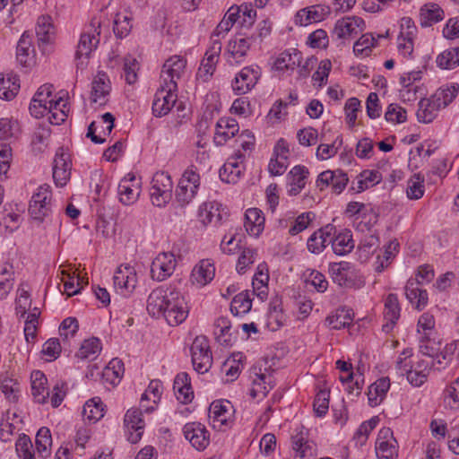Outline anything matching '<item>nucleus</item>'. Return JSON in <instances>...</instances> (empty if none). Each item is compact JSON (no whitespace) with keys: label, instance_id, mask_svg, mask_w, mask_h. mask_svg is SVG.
I'll return each instance as SVG.
<instances>
[{"label":"nucleus","instance_id":"nucleus-1","mask_svg":"<svg viewBox=\"0 0 459 459\" xmlns=\"http://www.w3.org/2000/svg\"><path fill=\"white\" fill-rule=\"evenodd\" d=\"M147 311L153 317L163 316L169 325H180L188 316L185 298L172 286L153 290L147 299Z\"/></svg>","mask_w":459,"mask_h":459},{"label":"nucleus","instance_id":"nucleus-2","mask_svg":"<svg viewBox=\"0 0 459 459\" xmlns=\"http://www.w3.org/2000/svg\"><path fill=\"white\" fill-rule=\"evenodd\" d=\"M28 212L30 219L38 224L43 223L53 214L52 191L48 184L39 186L32 195Z\"/></svg>","mask_w":459,"mask_h":459},{"label":"nucleus","instance_id":"nucleus-3","mask_svg":"<svg viewBox=\"0 0 459 459\" xmlns=\"http://www.w3.org/2000/svg\"><path fill=\"white\" fill-rule=\"evenodd\" d=\"M100 22L93 19L89 30L83 32L77 45L75 51V62L77 69H83L90 57V55L95 50L100 43Z\"/></svg>","mask_w":459,"mask_h":459},{"label":"nucleus","instance_id":"nucleus-4","mask_svg":"<svg viewBox=\"0 0 459 459\" xmlns=\"http://www.w3.org/2000/svg\"><path fill=\"white\" fill-rule=\"evenodd\" d=\"M173 183L170 176L163 171L156 172L152 180L150 196L153 205L163 207L172 196Z\"/></svg>","mask_w":459,"mask_h":459},{"label":"nucleus","instance_id":"nucleus-5","mask_svg":"<svg viewBox=\"0 0 459 459\" xmlns=\"http://www.w3.org/2000/svg\"><path fill=\"white\" fill-rule=\"evenodd\" d=\"M253 42H255V33L239 30L235 38L229 41L227 52L225 53L227 62L230 65L242 63Z\"/></svg>","mask_w":459,"mask_h":459},{"label":"nucleus","instance_id":"nucleus-6","mask_svg":"<svg viewBox=\"0 0 459 459\" xmlns=\"http://www.w3.org/2000/svg\"><path fill=\"white\" fill-rule=\"evenodd\" d=\"M191 357L194 369L199 374L209 371L212 365V355L209 342L205 336H197L191 346Z\"/></svg>","mask_w":459,"mask_h":459},{"label":"nucleus","instance_id":"nucleus-7","mask_svg":"<svg viewBox=\"0 0 459 459\" xmlns=\"http://www.w3.org/2000/svg\"><path fill=\"white\" fill-rule=\"evenodd\" d=\"M200 185V177L193 167L188 168L179 180L176 190V199L184 206L195 197Z\"/></svg>","mask_w":459,"mask_h":459},{"label":"nucleus","instance_id":"nucleus-8","mask_svg":"<svg viewBox=\"0 0 459 459\" xmlns=\"http://www.w3.org/2000/svg\"><path fill=\"white\" fill-rule=\"evenodd\" d=\"M178 88L160 83L152 102V113L155 117L166 116L176 105L178 100Z\"/></svg>","mask_w":459,"mask_h":459},{"label":"nucleus","instance_id":"nucleus-9","mask_svg":"<svg viewBox=\"0 0 459 459\" xmlns=\"http://www.w3.org/2000/svg\"><path fill=\"white\" fill-rule=\"evenodd\" d=\"M186 60L180 56L168 58L160 72V83L178 88V80L184 74Z\"/></svg>","mask_w":459,"mask_h":459},{"label":"nucleus","instance_id":"nucleus-10","mask_svg":"<svg viewBox=\"0 0 459 459\" xmlns=\"http://www.w3.org/2000/svg\"><path fill=\"white\" fill-rule=\"evenodd\" d=\"M260 76L261 68L258 65L245 66L233 80L232 90L238 95L246 94L255 86Z\"/></svg>","mask_w":459,"mask_h":459},{"label":"nucleus","instance_id":"nucleus-11","mask_svg":"<svg viewBox=\"0 0 459 459\" xmlns=\"http://www.w3.org/2000/svg\"><path fill=\"white\" fill-rule=\"evenodd\" d=\"M175 268V255L169 252L160 253L152 263L151 274L153 280L162 281L174 273Z\"/></svg>","mask_w":459,"mask_h":459},{"label":"nucleus","instance_id":"nucleus-12","mask_svg":"<svg viewBox=\"0 0 459 459\" xmlns=\"http://www.w3.org/2000/svg\"><path fill=\"white\" fill-rule=\"evenodd\" d=\"M70 156L64 148L56 151L53 164V179L56 186H65L71 176Z\"/></svg>","mask_w":459,"mask_h":459},{"label":"nucleus","instance_id":"nucleus-13","mask_svg":"<svg viewBox=\"0 0 459 459\" xmlns=\"http://www.w3.org/2000/svg\"><path fill=\"white\" fill-rule=\"evenodd\" d=\"M114 286L123 296L131 294L135 289L137 277L134 269L129 265L120 266L113 277Z\"/></svg>","mask_w":459,"mask_h":459},{"label":"nucleus","instance_id":"nucleus-14","mask_svg":"<svg viewBox=\"0 0 459 459\" xmlns=\"http://www.w3.org/2000/svg\"><path fill=\"white\" fill-rule=\"evenodd\" d=\"M185 437L197 450H204L210 443V435L204 425L198 422H189L184 426Z\"/></svg>","mask_w":459,"mask_h":459},{"label":"nucleus","instance_id":"nucleus-15","mask_svg":"<svg viewBox=\"0 0 459 459\" xmlns=\"http://www.w3.org/2000/svg\"><path fill=\"white\" fill-rule=\"evenodd\" d=\"M365 22L359 16H347L336 22L333 34L338 39L354 37L365 30Z\"/></svg>","mask_w":459,"mask_h":459},{"label":"nucleus","instance_id":"nucleus-16","mask_svg":"<svg viewBox=\"0 0 459 459\" xmlns=\"http://www.w3.org/2000/svg\"><path fill=\"white\" fill-rule=\"evenodd\" d=\"M127 429V440L136 444L142 438L144 422L142 419V411L138 409H130L126 411L124 419Z\"/></svg>","mask_w":459,"mask_h":459},{"label":"nucleus","instance_id":"nucleus-17","mask_svg":"<svg viewBox=\"0 0 459 459\" xmlns=\"http://www.w3.org/2000/svg\"><path fill=\"white\" fill-rule=\"evenodd\" d=\"M348 182V176L342 170H325L318 175L316 186L321 189L331 186L335 193L340 194L346 187Z\"/></svg>","mask_w":459,"mask_h":459},{"label":"nucleus","instance_id":"nucleus-18","mask_svg":"<svg viewBox=\"0 0 459 459\" xmlns=\"http://www.w3.org/2000/svg\"><path fill=\"white\" fill-rule=\"evenodd\" d=\"M221 51V40L213 39V42H212L211 47L205 52L204 57L202 60L201 66L199 67L198 71L200 76L205 77V81L213 74L216 69V65L218 63Z\"/></svg>","mask_w":459,"mask_h":459},{"label":"nucleus","instance_id":"nucleus-19","mask_svg":"<svg viewBox=\"0 0 459 459\" xmlns=\"http://www.w3.org/2000/svg\"><path fill=\"white\" fill-rule=\"evenodd\" d=\"M119 201L125 205L134 204L140 195V186L135 177L128 174L118 185Z\"/></svg>","mask_w":459,"mask_h":459},{"label":"nucleus","instance_id":"nucleus-20","mask_svg":"<svg viewBox=\"0 0 459 459\" xmlns=\"http://www.w3.org/2000/svg\"><path fill=\"white\" fill-rule=\"evenodd\" d=\"M239 126L234 118L222 117L216 123L214 143L216 145H223L229 139L238 132Z\"/></svg>","mask_w":459,"mask_h":459},{"label":"nucleus","instance_id":"nucleus-21","mask_svg":"<svg viewBox=\"0 0 459 459\" xmlns=\"http://www.w3.org/2000/svg\"><path fill=\"white\" fill-rule=\"evenodd\" d=\"M335 230H333L329 237V244L332 245L333 253L338 255H344L351 252L354 248V241L351 230H345L338 234H335Z\"/></svg>","mask_w":459,"mask_h":459},{"label":"nucleus","instance_id":"nucleus-22","mask_svg":"<svg viewBox=\"0 0 459 459\" xmlns=\"http://www.w3.org/2000/svg\"><path fill=\"white\" fill-rule=\"evenodd\" d=\"M31 394L36 403L44 404L50 396L47 386L48 379L43 372L35 370L31 373Z\"/></svg>","mask_w":459,"mask_h":459},{"label":"nucleus","instance_id":"nucleus-23","mask_svg":"<svg viewBox=\"0 0 459 459\" xmlns=\"http://www.w3.org/2000/svg\"><path fill=\"white\" fill-rule=\"evenodd\" d=\"M91 101L99 102L100 105L105 103V97L109 94L111 90L110 81L108 74L104 72H98L91 82Z\"/></svg>","mask_w":459,"mask_h":459},{"label":"nucleus","instance_id":"nucleus-24","mask_svg":"<svg viewBox=\"0 0 459 459\" xmlns=\"http://www.w3.org/2000/svg\"><path fill=\"white\" fill-rule=\"evenodd\" d=\"M308 174L309 171L305 166L297 165L290 169L287 175L290 185L288 194L290 195H297L300 193L306 186Z\"/></svg>","mask_w":459,"mask_h":459},{"label":"nucleus","instance_id":"nucleus-25","mask_svg":"<svg viewBox=\"0 0 459 459\" xmlns=\"http://www.w3.org/2000/svg\"><path fill=\"white\" fill-rule=\"evenodd\" d=\"M400 317V307L398 298L395 294H389L385 302L383 331L389 333Z\"/></svg>","mask_w":459,"mask_h":459},{"label":"nucleus","instance_id":"nucleus-26","mask_svg":"<svg viewBox=\"0 0 459 459\" xmlns=\"http://www.w3.org/2000/svg\"><path fill=\"white\" fill-rule=\"evenodd\" d=\"M215 275V268L213 264L209 260H202L196 264L191 273V281L199 287H203L209 283Z\"/></svg>","mask_w":459,"mask_h":459},{"label":"nucleus","instance_id":"nucleus-27","mask_svg":"<svg viewBox=\"0 0 459 459\" xmlns=\"http://www.w3.org/2000/svg\"><path fill=\"white\" fill-rule=\"evenodd\" d=\"M173 389L178 400L181 403H188L194 398V392L191 387V379L187 373H178L174 380Z\"/></svg>","mask_w":459,"mask_h":459},{"label":"nucleus","instance_id":"nucleus-28","mask_svg":"<svg viewBox=\"0 0 459 459\" xmlns=\"http://www.w3.org/2000/svg\"><path fill=\"white\" fill-rule=\"evenodd\" d=\"M255 377L253 379V388L251 395L255 398L259 395L266 396V394L274 387L275 381L271 374L262 372L260 368L256 371V367L254 368Z\"/></svg>","mask_w":459,"mask_h":459},{"label":"nucleus","instance_id":"nucleus-29","mask_svg":"<svg viewBox=\"0 0 459 459\" xmlns=\"http://www.w3.org/2000/svg\"><path fill=\"white\" fill-rule=\"evenodd\" d=\"M246 230L250 236L258 237L264 227V217L261 210L257 208H249L245 213Z\"/></svg>","mask_w":459,"mask_h":459},{"label":"nucleus","instance_id":"nucleus-30","mask_svg":"<svg viewBox=\"0 0 459 459\" xmlns=\"http://www.w3.org/2000/svg\"><path fill=\"white\" fill-rule=\"evenodd\" d=\"M20 79L13 73L0 74V98L6 100H13L20 91Z\"/></svg>","mask_w":459,"mask_h":459},{"label":"nucleus","instance_id":"nucleus-31","mask_svg":"<svg viewBox=\"0 0 459 459\" xmlns=\"http://www.w3.org/2000/svg\"><path fill=\"white\" fill-rule=\"evenodd\" d=\"M419 286L412 278L409 279L405 285V295L407 299L418 310H421L427 306L429 298L427 290L420 289Z\"/></svg>","mask_w":459,"mask_h":459},{"label":"nucleus","instance_id":"nucleus-32","mask_svg":"<svg viewBox=\"0 0 459 459\" xmlns=\"http://www.w3.org/2000/svg\"><path fill=\"white\" fill-rule=\"evenodd\" d=\"M269 273L265 264L257 266V271L252 280L253 294L261 300H264L268 295Z\"/></svg>","mask_w":459,"mask_h":459},{"label":"nucleus","instance_id":"nucleus-33","mask_svg":"<svg viewBox=\"0 0 459 459\" xmlns=\"http://www.w3.org/2000/svg\"><path fill=\"white\" fill-rule=\"evenodd\" d=\"M36 36L39 47L42 48V51H45L44 48L53 41L54 36V27L49 16H40L38 19Z\"/></svg>","mask_w":459,"mask_h":459},{"label":"nucleus","instance_id":"nucleus-34","mask_svg":"<svg viewBox=\"0 0 459 459\" xmlns=\"http://www.w3.org/2000/svg\"><path fill=\"white\" fill-rule=\"evenodd\" d=\"M334 228L331 225L314 232L307 239V249L313 254L321 253L329 244V237Z\"/></svg>","mask_w":459,"mask_h":459},{"label":"nucleus","instance_id":"nucleus-35","mask_svg":"<svg viewBox=\"0 0 459 459\" xmlns=\"http://www.w3.org/2000/svg\"><path fill=\"white\" fill-rule=\"evenodd\" d=\"M444 19V11L435 3L424 4L420 11V23L422 27L431 26Z\"/></svg>","mask_w":459,"mask_h":459},{"label":"nucleus","instance_id":"nucleus-36","mask_svg":"<svg viewBox=\"0 0 459 459\" xmlns=\"http://www.w3.org/2000/svg\"><path fill=\"white\" fill-rule=\"evenodd\" d=\"M31 47V36L24 32L20 38L16 48V59L22 66L28 67L30 65L32 60L30 54L33 52Z\"/></svg>","mask_w":459,"mask_h":459},{"label":"nucleus","instance_id":"nucleus-37","mask_svg":"<svg viewBox=\"0 0 459 459\" xmlns=\"http://www.w3.org/2000/svg\"><path fill=\"white\" fill-rule=\"evenodd\" d=\"M439 109L440 108H437L432 97L431 99H421L419 102L417 118L419 122L430 123L435 119Z\"/></svg>","mask_w":459,"mask_h":459},{"label":"nucleus","instance_id":"nucleus-38","mask_svg":"<svg viewBox=\"0 0 459 459\" xmlns=\"http://www.w3.org/2000/svg\"><path fill=\"white\" fill-rule=\"evenodd\" d=\"M230 403L228 401H216L213 402L209 409L210 418L212 420L213 424L219 423L220 426L226 425L229 418Z\"/></svg>","mask_w":459,"mask_h":459},{"label":"nucleus","instance_id":"nucleus-39","mask_svg":"<svg viewBox=\"0 0 459 459\" xmlns=\"http://www.w3.org/2000/svg\"><path fill=\"white\" fill-rule=\"evenodd\" d=\"M301 53L293 48L282 52L275 60L274 65L277 70L294 69L301 65Z\"/></svg>","mask_w":459,"mask_h":459},{"label":"nucleus","instance_id":"nucleus-40","mask_svg":"<svg viewBox=\"0 0 459 459\" xmlns=\"http://www.w3.org/2000/svg\"><path fill=\"white\" fill-rule=\"evenodd\" d=\"M230 321L224 316L219 317L214 323V335L217 342L225 346L232 345Z\"/></svg>","mask_w":459,"mask_h":459},{"label":"nucleus","instance_id":"nucleus-41","mask_svg":"<svg viewBox=\"0 0 459 459\" xmlns=\"http://www.w3.org/2000/svg\"><path fill=\"white\" fill-rule=\"evenodd\" d=\"M82 417L89 421L96 422L104 416V404L100 397L86 402L82 408Z\"/></svg>","mask_w":459,"mask_h":459},{"label":"nucleus","instance_id":"nucleus-42","mask_svg":"<svg viewBox=\"0 0 459 459\" xmlns=\"http://www.w3.org/2000/svg\"><path fill=\"white\" fill-rule=\"evenodd\" d=\"M132 17L126 12L117 13L113 20V31L117 39H124L132 30Z\"/></svg>","mask_w":459,"mask_h":459},{"label":"nucleus","instance_id":"nucleus-43","mask_svg":"<svg viewBox=\"0 0 459 459\" xmlns=\"http://www.w3.org/2000/svg\"><path fill=\"white\" fill-rule=\"evenodd\" d=\"M36 448L39 455L47 458L50 455V447L52 446V437L50 430L46 428H40L35 438Z\"/></svg>","mask_w":459,"mask_h":459},{"label":"nucleus","instance_id":"nucleus-44","mask_svg":"<svg viewBox=\"0 0 459 459\" xmlns=\"http://www.w3.org/2000/svg\"><path fill=\"white\" fill-rule=\"evenodd\" d=\"M242 170L239 164L235 160H229L220 169V178L226 183H236L240 176Z\"/></svg>","mask_w":459,"mask_h":459},{"label":"nucleus","instance_id":"nucleus-45","mask_svg":"<svg viewBox=\"0 0 459 459\" xmlns=\"http://www.w3.org/2000/svg\"><path fill=\"white\" fill-rule=\"evenodd\" d=\"M292 448L295 452L294 459H304L313 455L314 448L311 442L304 438L302 435L292 437Z\"/></svg>","mask_w":459,"mask_h":459},{"label":"nucleus","instance_id":"nucleus-46","mask_svg":"<svg viewBox=\"0 0 459 459\" xmlns=\"http://www.w3.org/2000/svg\"><path fill=\"white\" fill-rule=\"evenodd\" d=\"M125 371L124 363L121 359L116 358L109 361L108 365L103 371V377L107 381L112 385H117L120 382Z\"/></svg>","mask_w":459,"mask_h":459},{"label":"nucleus","instance_id":"nucleus-47","mask_svg":"<svg viewBox=\"0 0 459 459\" xmlns=\"http://www.w3.org/2000/svg\"><path fill=\"white\" fill-rule=\"evenodd\" d=\"M252 307V300L248 290L242 291L233 298L230 311L236 315L247 314Z\"/></svg>","mask_w":459,"mask_h":459},{"label":"nucleus","instance_id":"nucleus-48","mask_svg":"<svg viewBox=\"0 0 459 459\" xmlns=\"http://www.w3.org/2000/svg\"><path fill=\"white\" fill-rule=\"evenodd\" d=\"M459 92V85L453 84L446 89H439L432 96L437 108H444L448 106Z\"/></svg>","mask_w":459,"mask_h":459},{"label":"nucleus","instance_id":"nucleus-49","mask_svg":"<svg viewBox=\"0 0 459 459\" xmlns=\"http://www.w3.org/2000/svg\"><path fill=\"white\" fill-rule=\"evenodd\" d=\"M437 65L442 69H453L459 65V47L443 51L437 57Z\"/></svg>","mask_w":459,"mask_h":459},{"label":"nucleus","instance_id":"nucleus-50","mask_svg":"<svg viewBox=\"0 0 459 459\" xmlns=\"http://www.w3.org/2000/svg\"><path fill=\"white\" fill-rule=\"evenodd\" d=\"M326 322L333 329L339 330L350 326L352 323V317L349 309L340 308L336 310L334 315L327 316Z\"/></svg>","mask_w":459,"mask_h":459},{"label":"nucleus","instance_id":"nucleus-51","mask_svg":"<svg viewBox=\"0 0 459 459\" xmlns=\"http://www.w3.org/2000/svg\"><path fill=\"white\" fill-rule=\"evenodd\" d=\"M399 243L396 240L390 241L385 247L383 256L378 255L376 262V271L383 272L391 263L398 252Z\"/></svg>","mask_w":459,"mask_h":459},{"label":"nucleus","instance_id":"nucleus-52","mask_svg":"<svg viewBox=\"0 0 459 459\" xmlns=\"http://www.w3.org/2000/svg\"><path fill=\"white\" fill-rule=\"evenodd\" d=\"M394 443L395 440H384L379 437L376 443V454L378 459H395L397 449Z\"/></svg>","mask_w":459,"mask_h":459},{"label":"nucleus","instance_id":"nucleus-53","mask_svg":"<svg viewBox=\"0 0 459 459\" xmlns=\"http://www.w3.org/2000/svg\"><path fill=\"white\" fill-rule=\"evenodd\" d=\"M101 351L100 342L98 338H91L85 340L79 351L76 352V357L82 359H91L92 356L97 355Z\"/></svg>","mask_w":459,"mask_h":459},{"label":"nucleus","instance_id":"nucleus-54","mask_svg":"<svg viewBox=\"0 0 459 459\" xmlns=\"http://www.w3.org/2000/svg\"><path fill=\"white\" fill-rule=\"evenodd\" d=\"M15 450L20 459H36L32 442L25 434L20 435L15 443Z\"/></svg>","mask_w":459,"mask_h":459},{"label":"nucleus","instance_id":"nucleus-55","mask_svg":"<svg viewBox=\"0 0 459 459\" xmlns=\"http://www.w3.org/2000/svg\"><path fill=\"white\" fill-rule=\"evenodd\" d=\"M316 215L312 212H306L299 214L293 221H290L289 234L295 236L305 230L310 222L315 219Z\"/></svg>","mask_w":459,"mask_h":459},{"label":"nucleus","instance_id":"nucleus-56","mask_svg":"<svg viewBox=\"0 0 459 459\" xmlns=\"http://www.w3.org/2000/svg\"><path fill=\"white\" fill-rule=\"evenodd\" d=\"M0 388L5 398L10 402H17L21 392L20 384L13 378L4 377L1 380Z\"/></svg>","mask_w":459,"mask_h":459},{"label":"nucleus","instance_id":"nucleus-57","mask_svg":"<svg viewBox=\"0 0 459 459\" xmlns=\"http://www.w3.org/2000/svg\"><path fill=\"white\" fill-rule=\"evenodd\" d=\"M349 264L345 262L334 263L330 265L329 273L333 281L340 286H346L348 282Z\"/></svg>","mask_w":459,"mask_h":459},{"label":"nucleus","instance_id":"nucleus-58","mask_svg":"<svg viewBox=\"0 0 459 459\" xmlns=\"http://www.w3.org/2000/svg\"><path fill=\"white\" fill-rule=\"evenodd\" d=\"M443 397L446 407L454 409L459 406V377L445 388Z\"/></svg>","mask_w":459,"mask_h":459},{"label":"nucleus","instance_id":"nucleus-59","mask_svg":"<svg viewBox=\"0 0 459 459\" xmlns=\"http://www.w3.org/2000/svg\"><path fill=\"white\" fill-rule=\"evenodd\" d=\"M330 392L327 390H320L314 400L313 407L316 416H325L329 409Z\"/></svg>","mask_w":459,"mask_h":459},{"label":"nucleus","instance_id":"nucleus-60","mask_svg":"<svg viewBox=\"0 0 459 459\" xmlns=\"http://www.w3.org/2000/svg\"><path fill=\"white\" fill-rule=\"evenodd\" d=\"M63 102V99L60 97L58 100H56L55 103L52 102L50 105L47 106L42 102H35L34 100H31L29 109L31 116L36 118H39L44 117L45 115H48V112H52V108H56L60 103Z\"/></svg>","mask_w":459,"mask_h":459},{"label":"nucleus","instance_id":"nucleus-61","mask_svg":"<svg viewBox=\"0 0 459 459\" xmlns=\"http://www.w3.org/2000/svg\"><path fill=\"white\" fill-rule=\"evenodd\" d=\"M376 39L369 33L363 34L354 44L353 52L355 55H368L376 44Z\"/></svg>","mask_w":459,"mask_h":459},{"label":"nucleus","instance_id":"nucleus-62","mask_svg":"<svg viewBox=\"0 0 459 459\" xmlns=\"http://www.w3.org/2000/svg\"><path fill=\"white\" fill-rule=\"evenodd\" d=\"M342 144V136H337L332 144H320L316 150V157L319 160H327L337 153L338 148Z\"/></svg>","mask_w":459,"mask_h":459},{"label":"nucleus","instance_id":"nucleus-63","mask_svg":"<svg viewBox=\"0 0 459 459\" xmlns=\"http://www.w3.org/2000/svg\"><path fill=\"white\" fill-rule=\"evenodd\" d=\"M385 118L388 122L401 124L406 121V110L396 103H392L387 107Z\"/></svg>","mask_w":459,"mask_h":459},{"label":"nucleus","instance_id":"nucleus-64","mask_svg":"<svg viewBox=\"0 0 459 459\" xmlns=\"http://www.w3.org/2000/svg\"><path fill=\"white\" fill-rule=\"evenodd\" d=\"M138 63L136 59L131 56H127L124 59V75L128 84H134L137 81Z\"/></svg>","mask_w":459,"mask_h":459}]
</instances>
